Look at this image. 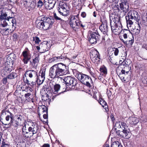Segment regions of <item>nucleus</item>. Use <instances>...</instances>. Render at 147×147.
I'll list each match as a JSON object with an SVG mask.
<instances>
[{
    "instance_id": "obj_1",
    "label": "nucleus",
    "mask_w": 147,
    "mask_h": 147,
    "mask_svg": "<svg viewBox=\"0 0 147 147\" xmlns=\"http://www.w3.org/2000/svg\"><path fill=\"white\" fill-rule=\"evenodd\" d=\"M6 112L9 113L5 117V120L7 122L6 124H4L5 125H8L7 127H9L10 126H13V127L17 129L19 126H23L24 125V123H26L25 121H24L22 116L21 115H18L15 116V119L14 121L13 115L12 113L9 112L7 111H2L1 112V116L6 114Z\"/></svg>"
},
{
    "instance_id": "obj_2",
    "label": "nucleus",
    "mask_w": 147,
    "mask_h": 147,
    "mask_svg": "<svg viewBox=\"0 0 147 147\" xmlns=\"http://www.w3.org/2000/svg\"><path fill=\"white\" fill-rule=\"evenodd\" d=\"M68 72V67L62 63L53 65L50 69L49 76L52 78H59L67 74Z\"/></svg>"
},
{
    "instance_id": "obj_3",
    "label": "nucleus",
    "mask_w": 147,
    "mask_h": 147,
    "mask_svg": "<svg viewBox=\"0 0 147 147\" xmlns=\"http://www.w3.org/2000/svg\"><path fill=\"white\" fill-rule=\"evenodd\" d=\"M114 15L110 16V24L112 32L116 35L122 32L123 29L120 18Z\"/></svg>"
},
{
    "instance_id": "obj_4",
    "label": "nucleus",
    "mask_w": 147,
    "mask_h": 147,
    "mask_svg": "<svg viewBox=\"0 0 147 147\" xmlns=\"http://www.w3.org/2000/svg\"><path fill=\"white\" fill-rule=\"evenodd\" d=\"M26 126L27 125L24 123V125L22 128V135L26 138H31L36 134H37L36 138L39 136V134H37L39 131V128L36 123L33 122L31 126L28 128V129H27Z\"/></svg>"
},
{
    "instance_id": "obj_5",
    "label": "nucleus",
    "mask_w": 147,
    "mask_h": 147,
    "mask_svg": "<svg viewBox=\"0 0 147 147\" xmlns=\"http://www.w3.org/2000/svg\"><path fill=\"white\" fill-rule=\"evenodd\" d=\"M7 16L6 13L3 12L2 10L0 11V29L2 30V32L5 35H7L9 33L12 32L15 29V27L12 30L8 28H6L8 24L5 20L9 21V18Z\"/></svg>"
},
{
    "instance_id": "obj_6",
    "label": "nucleus",
    "mask_w": 147,
    "mask_h": 147,
    "mask_svg": "<svg viewBox=\"0 0 147 147\" xmlns=\"http://www.w3.org/2000/svg\"><path fill=\"white\" fill-rule=\"evenodd\" d=\"M38 19L42 22H39L38 24L37 27L41 30H47L50 27H51L54 22L53 19L45 17L44 16H40Z\"/></svg>"
},
{
    "instance_id": "obj_7",
    "label": "nucleus",
    "mask_w": 147,
    "mask_h": 147,
    "mask_svg": "<svg viewBox=\"0 0 147 147\" xmlns=\"http://www.w3.org/2000/svg\"><path fill=\"white\" fill-rule=\"evenodd\" d=\"M139 18V16L136 11L134 10L130 11L128 13L127 15L125 17L127 27L129 25L130 27L135 21L138 22Z\"/></svg>"
},
{
    "instance_id": "obj_8",
    "label": "nucleus",
    "mask_w": 147,
    "mask_h": 147,
    "mask_svg": "<svg viewBox=\"0 0 147 147\" xmlns=\"http://www.w3.org/2000/svg\"><path fill=\"white\" fill-rule=\"evenodd\" d=\"M75 76L82 83L89 87H91L90 83L92 80L89 76L79 72H77Z\"/></svg>"
},
{
    "instance_id": "obj_9",
    "label": "nucleus",
    "mask_w": 147,
    "mask_h": 147,
    "mask_svg": "<svg viewBox=\"0 0 147 147\" xmlns=\"http://www.w3.org/2000/svg\"><path fill=\"white\" fill-rule=\"evenodd\" d=\"M130 130L127 126L126 125L122 128L121 129L116 132V134L119 136L125 139L129 138L130 136Z\"/></svg>"
},
{
    "instance_id": "obj_10",
    "label": "nucleus",
    "mask_w": 147,
    "mask_h": 147,
    "mask_svg": "<svg viewBox=\"0 0 147 147\" xmlns=\"http://www.w3.org/2000/svg\"><path fill=\"white\" fill-rule=\"evenodd\" d=\"M57 9L59 13L62 16H66L69 13V7L65 3H59Z\"/></svg>"
},
{
    "instance_id": "obj_11",
    "label": "nucleus",
    "mask_w": 147,
    "mask_h": 147,
    "mask_svg": "<svg viewBox=\"0 0 147 147\" xmlns=\"http://www.w3.org/2000/svg\"><path fill=\"white\" fill-rule=\"evenodd\" d=\"M90 57L96 66L99 63L100 58L99 52L96 50L92 49L90 52Z\"/></svg>"
},
{
    "instance_id": "obj_12",
    "label": "nucleus",
    "mask_w": 147,
    "mask_h": 147,
    "mask_svg": "<svg viewBox=\"0 0 147 147\" xmlns=\"http://www.w3.org/2000/svg\"><path fill=\"white\" fill-rule=\"evenodd\" d=\"M79 20V14L72 16L70 18L69 24L71 27L75 31L77 30V24L78 23Z\"/></svg>"
},
{
    "instance_id": "obj_13",
    "label": "nucleus",
    "mask_w": 147,
    "mask_h": 147,
    "mask_svg": "<svg viewBox=\"0 0 147 147\" xmlns=\"http://www.w3.org/2000/svg\"><path fill=\"white\" fill-rule=\"evenodd\" d=\"M102 24L99 26V29L104 34H107L108 31V28L106 18L104 16L101 18Z\"/></svg>"
},
{
    "instance_id": "obj_14",
    "label": "nucleus",
    "mask_w": 147,
    "mask_h": 147,
    "mask_svg": "<svg viewBox=\"0 0 147 147\" xmlns=\"http://www.w3.org/2000/svg\"><path fill=\"white\" fill-rule=\"evenodd\" d=\"M63 81L67 86H71L72 88H74L75 86L77 84V80L70 76L65 77L63 79Z\"/></svg>"
},
{
    "instance_id": "obj_15",
    "label": "nucleus",
    "mask_w": 147,
    "mask_h": 147,
    "mask_svg": "<svg viewBox=\"0 0 147 147\" xmlns=\"http://www.w3.org/2000/svg\"><path fill=\"white\" fill-rule=\"evenodd\" d=\"M60 86L59 84H55L52 88V92L51 93L52 98L53 100L54 98L57 96L59 95L61 93H63L64 92V91H62L59 92L60 88Z\"/></svg>"
},
{
    "instance_id": "obj_16",
    "label": "nucleus",
    "mask_w": 147,
    "mask_h": 147,
    "mask_svg": "<svg viewBox=\"0 0 147 147\" xmlns=\"http://www.w3.org/2000/svg\"><path fill=\"white\" fill-rule=\"evenodd\" d=\"M100 36L98 32H92L89 35L88 38L89 42L92 44H95L99 38Z\"/></svg>"
},
{
    "instance_id": "obj_17",
    "label": "nucleus",
    "mask_w": 147,
    "mask_h": 147,
    "mask_svg": "<svg viewBox=\"0 0 147 147\" xmlns=\"http://www.w3.org/2000/svg\"><path fill=\"white\" fill-rule=\"evenodd\" d=\"M50 48L49 44L45 42L41 43L39 46L36 47L37 49L38 50H40V52L41 53H45L49 50Z\"/></svg>"
},
{
    "instance_id": "obj_18",
    "label": "nucleus",
    "mask_w": 147,
    "mask_h": 147,
    "mask_svg": "<svg viewBox=\"0 0 147 147\" xmlns=\"http://www.w3.org/2000/svg\"><path fill=\"white\" fill-rule=\"evenodd\" d=\"M22 55L24 57L22 60L24 64H27L31 59L30 54L28 49H26L22 52Z\"/></svg>"
},
{
    "instance_id": "obj_19",
    "label": "nucleus",
    "mask_w": 147,
    "mask_h": 147,
    "mask_svg": "<svg viewBox=\"0 0 147 147\" xmlns=\"http://www.w3.org/2000/svg\"><path fill=\"white\" fill-rule=\"evenodd\" d=\"M45 71L40 70L39 73V75L36 78H37L36 81L38 84L40 85L42 83L45 78Z\"/></svg>"
},
{
    "instance_id": "obj_20",
    "label": "nucleus",
    "mask_w": 147,
    "mask_h": 147,
    "mask_svg": "<svg viewBox=\"0 0 147 147\" xmlns=\"http://www.w3.org/2000/svg\"><path fill=\"white\" fill-rule=\"evenodd\" d=\"M28 76L30 78L36 77H37V73L36 71L32 70H27L24 75L23 79L25 77L27 78Z\"/></svg>"
},
{
    "instance_id": "obj_21",
    "label": "nucleus",
    "mask_w": 147,
    "mask_h": 147,
    "mask_svg": "<svg viewBox=\"0 0 147 147\" xmlns=\"http://www.w3.org/2000/svg\"><path fill=\"white\" fill-rule=\"evenodd\" d=\"M53 16L55 20L56 21L60 22L61 25L62 27L63 28H64L65 27L66 25L65 21L62 19L61 17L59 16L56 13L54 14Z\"/></svg>"
},
{
    "instance_id": "obj_22",
    "label": "nucleus",
    "mask_w": 147,
    "mask_h": 147,
    "mask_svg": "<svg viewBox=\"0 0 147 147\" xmlns=\"http://www.w3.org/2000/svg\"><path fill=\"white\" fill-rule=\"evenodd\" d=\"M120 7L122 11L125 13H126L127 12L129 9V3H120Z\"/></svg>"
},
{
    "instance_id": "obj_23",
    "label": "nucleus",
    "mask_w": 147,
    "mask_h": 147,
    "mask_svg": "<svg viewBox=\"0 0 147 147\" xmlns=\"http://www.w3.org/2000/svg\"><path fill=\"white\" fill-rule=\"evenodd\" d=\"M39 60V55L37 54L35 55L34 58L32 59V61H30V64L33 67H35L38 65Z\"/></svg>"
},
{
    "instance_id": "obj_24",
    "label": "nucleus",
    "mask_w": 147,
    "mask_h": 147,
    "mask_svg": "<svg viewBox=\"0 0 147 147\" xmlns=\"http://www.w3.org/2000/svg\"><path fill=\"white\" fill-rule=\"evenodd\" d=\"M129 122L132 125H136L139 122V118L136 117H130L129 118Z\"/></svg>"
},
{
    "instance_id": "obj_25",
    "label": "nucleus",
    "mask_w": 147,
    "mask_h": 147,
    "mask_svg": "<svg viewBox=\"0 0 147 147\" xmlns=\"http://www.w3.org/2000/svg\"><path fill=\"white\" fill-rule=\"evenodd\" d=\"M38 112L39 116L44 113L48 112V109L46 106L43 105L39 107L38 109Z\"/></svg>"
},
{
    "instance_id": "obj_26",
    "label": "nucleus",
    "mask_w": 147,
    "mask_h": 147,
    "mask_svg": "<svg viewBox=\"0 0 147 147\" xmlns=\"http://www.w3.org/2000/svg\"><path fill=\"white\" fill-rule=\"evenodd\" d=\"M98 101L100 104L105 109L106 111H107L108 110V106L105 100L102 98H100L99 99Z\"/></svg>"
},
{
    "instance_id": "obj_27",
    "label": "nucleus",
    "mask_w": 147,
    "mask_h": 147,
    "mask_svg": "<svg viewBox=\"0 0 147 147\" xmlns=\"http://www.w3.org/2000/svg\"><path fill=\"white\" fill-rule=\"evenodd\" d=\"M56 3L55 1V0H51L49 1V3L46 4L45 5L46 7L48 9L50 10L52 9L54 7Z\"/></svg>"
},
{
    "instance_id": "obj_28",
    "label": "nucleus",
    "mask_w": 147,
    "mask_h": 147,
    "mask_svg": "<svg viewBox=\"0 0 147 147\" xmlns=\"http://www.w3.org/2000/svg\"><path fill=\"white\" fill-rule=\"evenodd\" d=\"M84 0H73V5L74 7H81L82 4L83 3Z\"/></svg>"
},
{
    "instance_id": "obj_29",
    "label": "nucleus",
    "mask_w": 147,
    "mask_h": 147,
    "mask_svg": "<svg viewBox=\"0 0 147 147\" xmlns=\"http://www.w3.org/2000/svg\"><path fill=\"white\" fill-rule=\"evenodd\" d=\"M32 95L30 93H28L25 94L24 96L28 102H34V99L33 98Z\"/></svg>"
},
{
    "instance_id": "obj_30",
    "label": "nucleus",
    "mask_w": 147,
    "mask_h": 147,
    "mask_svg": "<svg viewBox=\"0 0 147 147\" xmlns=\"http://www.w3.org/2000/svg\"><path fill=\"white\" fill-rule=\"evenodd\" d=\"M131 73L129 71H126L125 75L123 82H127L129 81L131 78Z\"/></svg>"
},
{
    "instance_id": "obj_31",
    "label": "nucleus",
    "mask_w": 147,
    "mask_h": 147,
    "mask_svg": "<svg viewBox=\"0 0 147 147\" xmlns=\"http://www.w3.org/2000/svg\"><path fill=\"white\" fill-rule=\"evenodd\" d=\"M100 73L102 74L105 76L107 74V69L106 67L104 65L101 66L99 69Z\"/></svg>"
},
{
    "instance_id": "obj_32",
    "label": "nucleus",
    "mask_w": 147,
    "mask_h": 147,
    "mask_svg": "<svg viewBox=\"0 0 147 147\" xmlns=\"http://www.w3.org/2000/svg\"><path fill=\"white\" fill-rule=\"evenodd\" d=\"M126 125V123L123 122L119 121L117 122L115 124V126L121 129L122 128L124 127Z\"/></svg>"
},
{
    "instance_id": "obj_33",
    "label": "nucleus",
    "mask_w": 147,
    "mask_h": 147,
    "mask_svg": "<svg viewBox=\"0 0 147 147\" xmlns=\"http://www.w3.org/2000/svg\"><path fill=\"white\" fill-rule=\"evenodd\" d=\"M5 66L4 68V70L6 71H8V72H10L13 69L12 67V64H8L7 63H5Z\"/></svg>"
},
{
    "instance_id": "obj_34",
    "label": "nucleus",
    "mask_w": 147,
    "mask_h": 147,
    "mask_svg": "<svg viewBox=\"0 0 147 147\" xmlns=\"http://www.w3.org/2000/svg\"><path fill=\"white\" fill-rule=\"evenodd\" d=\"M133 38L131 40H125L123 39H121V41L123 42V43L126 45H131L134 42L133 39V37L132 36Z\"/></svg>"
},
{
    "instance_id": "obj_35",
    "label": "nucleus",
    "mask_w": 147,
    "mask_h": 147,
    "mask_svg": "<svg viewBox=\"0 0 147 147\" xmlns=\"http://www.w3.org/2000/svg\"><path fill=\"white\" fill-rule=\"evenodd\" d=\"M126 71H127L125 70L122 69L121 70V73L120 74V73L119 75H118V76L122 82L123 81V80L124 79V77L126 74Z\"/></svg>"
},
{
    "instance_id": "obj_36",
    "label": "nucleus",
    "mask_w": 147,
    "mask_h": 147,
    "mask_svg": "<svg viewBox=\"0 0 147 147\" xmlns=\"http://www.w3.org/2000/svg\"><path fill=\"white\" fill-rule=\"evenodd\" d=\"M140 26L139 24H138V26H136L133 30V33L136 35L138 34L140 32Z\"/></svg>"
},
{
    "instance_id": "obj_37",
    "label": "nucleus",
    "mask_w": 147,
    "mask_h": 147,
    "mask_svg": "<svg viewBox=\"0 0 147 147\" xmlns=\"http://www.w3.org/2000/svg\"><path fill=\"white\" fill-rule=\"evenodd\" d=\"M23 80L24 82L27 84L30 85V86H34L35 85L36 83L35 82H32L29 81L27 78L25 77L23 78Z\"/></svg>"
},
{
    "instance_id": "obj_38",
    "label": "nucleus",
    "mask_w": 147,
    "mask_h": 147,
    "mask_svg": "<svg viewBox=\"0 0 147 147\" xmlns=\"http://www.w3.org/2000/svg\"><path fill=\"white\" fill-rule=\"evenodd\" d=\"M7 78L9 79H13L17 76V74L16 73H12L8 75Z\"/></svg>"
},
{
    "instance_id": "obj_39",
    "label": "nucleus",
    "mask_w": 147,
    "mask_h": 147,
    "mask_svg": "<svg viewBox=\"0 0 147 147\" xmlns=\"http://www.w3.org/2000/svg\"><path fill=\"white\" fill-rule=\"evenodd\" d=\"M142 23L145 26H147V14L142 17Z\"/></svg>"
},
{
    "instance_id": "obj_40",
    "label": "nucleus",
    "mask_w": 147,
    "mask_h": 147,
    "mask_svg": "<svg viewBox=\"0 0 147 147\" xmlns=\"http://www.w3.org/2000/svg\"><path fill=\"white\" fill-rule=\"evenodd\" d=\"M111 147H122L118 141H116L113 142L111 145Z\"/></svg>"
},
{
    "instance_id": "obj_41",
    "label": "nucleus",
    "mask_w": 147,
    "mask_h": 147,
    "mask_svg": "<svg viewBox=\"0 0 147 147\" xmlns=\"http://www.w3.org/2000/svg\"><path fill=\"white\" fill-rule=\"evenodd\" d=\"M77 30L78 29L80 28H84V27L85 26V25L82 24L81 21H80V20L78 23V24H77Z\"/></svg>"
},
{
    "instance_id": "obj_42",
    "label": "nucleus",
    "mask_w": 147,
    "mask_h": 147,
    "mask_svg": "<svg viewBox=\"0 0 147 147\" xmlns=\"http://www.w3.org/2000/svg\"><path fill=\"white\" fill-rule=\"evenodd\" d=\"M8 0H0V5L4 6L8 4Z\"/></svg>"
},
{
    "instance_id": "obj_43",
    "label": "nucleus",
    "mask_w": 147,
    "mask_h": 147,
    "mask_svg": "<svg viewBox=\"0 0 147 147\" xmlns=\"http://www.w3.org/2000/svg\"><path fill=\"white\" fill-rule=\"evenodd\" d=\"M33 41H34L36 44H38L41 42L39 38L37 36H35L33 37Z\"/></svg>"
},
{
    "instance_id": "obj_44",
    "label": "nucleus",
    "mask_w": 147,
    "mask_h": 147,
    "mask_svg": "<svg viewBox=\"0 0 147 147\" xmlns=\"http://www.w3.org/2000/svg\"><path fill=\"white\" fill-rule=\"evenodd\" d=\"M113 53H114L115 56H117L118 55L119 51L118 48L114 47L113 48Z\"/></svg>"
},
{
    "instance_id": "obj_45",
    "label": "nucleus",
    "mask_w": 147,
    "mask_h": 147,
    "mask_svg": "<svg viewBox=\"0 0 147 147\" xmlns=\"http://www.w3.org/2000/svg\"><path fill=\"white\" fill-rule=\"evenodd\" d=\"M131 61L130 59H125L122 63L123 65L125 64L128 66L131 63Z\"/></svg>"
},
{
    "instance_id": "obj_46",
    "label": "nucleus",
    "mask_w": 147,
    "mask_h": 147,
    "mask_svg": "<svg viewBox=\"0 0 147 147\" xmlns=\"http://www.w3.org/2000/svg\"><path fill=\"white\" fill-rule=\"evenodd\" d=\"M9 18V20H10L11 21V22L12 23V28L13 29L14 28V27L16 28L15 26H16V23H14V20H13V18L12 17H10L9 16L8 17Z\"/></svg>"
},
{
    "instance_id": "obj_47",
    "label": "nucleus",
    "mask_w": 147,
    "mask_h": 147,
    "mask_svg": "<svg viewBox=\"0 0 147 147\" xmlns=\"http://www.w3.org/2000/svg\"><path fill=\"white\" fill-rule=\"evenodd\" d=\"M43 4V2L40 0H39L37 3L36 5L38 7L40 8L42 6Z\"/></svg>"
},
{
    "instance_id": "obj_48",
    "label": "nucleus",
    "mask_w": 147,
    "mask_h": 147,
    "mask_svg": "<svg viewBox=\"0 0 147 147\" xmlns=\"http://www.w3.org/2000/svg\"><path fill=\"white\" fill-rule=\"evenodd\" d=\"M122 69H123L121 67V66H119L117 68V69H116V72L117 73L118 75H119L120 73V74L121 73V70Z\"/></svg>"
},
{
    "instance_id": "obj_49",
    "label": "nucleus",
    "mask_w": 147,
    "mask_h": 147,
    "mask_svg": "<svg viewBox=\"0 0 147 147\" xmlns=\"http://www.w3.org/2000/svg\"><path fill=\"white\" fill-rule=\"evenodd\" d=\"M94 71H92V72L90 73V74L91 76L94 78L95 79L97 78V76H96V74L94 73Z\"/></svg>"
},
{
    "instance_id": "obj_50",
    "label": "nucleus",
    "mask_w": 147,
    "mask_h": 147,
    "mask_svg": "<svg viewBox=\"0 0 147 147\" xmlns=\"http://www.w3.org/2000/svg\"><path fill=\"white\" fill-rule=\"evenodd\" d=\"M140 121V122L142 123H145L147 122V117H145L144 118H142L141 119Z\"/></svg>"
},
{
    "instance_id": "obj_51",
    "label": "nucleus",
    "mask_w": 147,
    "mask_h": 147,
    "mask_svg": "<svg viewBox=\"0 0 147 147\" xmlns=\"http://www.w3.org/2000/svg\"><path fill=\"white\" fill-rule=\"evenodd\" d=\"M7 76L5 78H3L2 79V81L4 84H5L7 83Z\"/></svg>"
},
{
    "instance_id": "obj_52",
    "label": "nucleus",
    "mask_w": 147,
    "mask_h": 147,
    "mask_svg": "<svg viewBox=\"0 0 147 147\" xmlns=\"http://www.w3.org/2000/svg\"><path fill=\"white\" fill-rule=\"evenodd\" d=\"M12 37L13 38V39L14 40H16L18 38V35L16 33H14L12 36Z\"/></svg>"
},
{
    "instance_id": "obj_53",
    "label": "nucleus",
    "mask_w": 147,
    "mask_h": 147,
    "mask_svg": "<svg viewBox=\"0 0 147 147\" xmlns=\"http://www.w3.org/2000/svg\"><path fill=\"white\" fill-rule=\"evenodd\" d=\"M67 57L65 56H63V55L61 56L60 58V61H64L66 60V59H67Z\"/></svg>"
},
{
    "instance_id": "obj_54",
    "label": "nucleus",
    "mask_w": 147,
    "mask_h": 147,
    "mask_svg": "<svg viewBox=\"0 0 147 147\" xmlns=\"http://www.w3.org/2000/svg\"><path fill=\"white\" fill-rule=\"evenodd\" d=\"M3 141L2 142V145L1 146V147H7V146H8V144L5 143V142H3V140L4 139H3Z\"/></svg>"
},
{
    "instance_id": "obj_55",
    "label": "nucleus",
    "mask_w": 147,
    "mask_h": 147,
    "mask_svg": "<svg viewBox=\"0 0 147 147\" xmlns=\"http://www.w3.org/2000/svg\"><path fill=\"white\" fill-rule=\"evenodd\" d=\"M88 71L90 73V72H92V71H94V70L93 68H92V67H90L88 68Z\"/></svg>"
},
{
    "instance_id": "obj_56",
    "label": "nucleus",
    "mask_w": 147,
    "mask_h": 147,
    "mask_svg": "<svg viewBox=\"0 0 147 147\" xmlns=\"http://www.w3.org/2000/svg\"><path fill=\"white\" fill-rule=\"evenodd\" d=\"M81 15L82 17L84 18L86 17V12H83L81 13Z\"/></svg>"
},
{
    "instance_id": "obj_57",
    "label": "nucleus",
    "mask_w": 147,
    "mask_h": 147,
    "mask_svg": "<svg viewBox=\"0 0 147 147\" xmlns=\"http://www.w3.org/2000/svg\"><path fill=\"white\" fill-rule=\"evenodd\" d=\"M107 94L108 97L109 98L111 96V91L110 90H107Z\"/></svg>"
},
{
    "instance_id": "obj_58",
    "label": "nucleus",
    "mask_w": 147,
    "mask_h": 147,
    "mask_svg": "<svg viewBox=\"0 0 147 147\" xmlns=\"http://www.w3.org/2000/svg\"><path fill=\"white\" fill-rule=\"evenodd\" d=\"M47 113L48 112H47L45 113L43 115V117L44 119H47L48 118V117Z\"/></svg>"
},
{
    "instance_id": "obj_59",
    "label": "nucleus",
    "mask_w": 147,
    "mask_h": 147,
    "mask_svg": "<svg viewBox=\"0 0 147 147\" xmlns=\"http://www.w3.org/2000/svg\"><path fill=\"white\" fill-rule=\"evenodd\" d=\"M41 147H50V145L49 144H45Z\"/></svg>"
},
{
    "instance_id": "obj_60",
    "label": "nucleus",
    "mask_w": 147,
    "mask_h": 147,
    "mask_svg": "<svg viewBox=\"0 0 147 147\" xmlns=\"http://www.w3.org/2000/svg\"><path fill=\"white\" fill-rule=\"evenodd\" d=\"M53 61H58V59L57 57H55L51 58Z\"/></svg>"
},
{
    "instance_id": "obj_61",
    "label": "nucleus",
    "mask_w": 147,
    "mask_h": 147,
    "mask_svg": "<svg viewBox=\"0 0 147 147\" xmlns=\"http://www.w3.org/2000/svg\"><path fill=\"white\" fill-rule=\"evenodd\" d=\"M142 47L147 50V43L143 45L142 46Z\"/></svg>"
},
{
    "instance_id": "obj_62",
    "label": "nucleus",
    "mask_w": 147,
    "mask_h": 147,
    "mask_svg": "<svg viewBox=\"0 0 147 147\" xmlns=\"http://www.w3.org/2000/svg\"><path fill=\"white\" fill-rule=\"evenodd\" d=\"M121 3H129V0H121Z\"/></svg>"
},
{
    "instance_id": "obj_63",
    "label": "nucleus",
    "mask_w": 147,
    "mask_h": 147,
    "mask_svg": "<svg viewBox=\"0 0 147 147\" xmlns=\"http://www.w3.org/2000/svg\"><path fill=\"white\" fill-rule=\"evenodd\" d=\"M123 36L124 39H126L127 38V35L126 34H124L123 35Z\"/></svg>"
},
{
    "instance_id": "obj_64",
    "label": "nucleus",
    "mask_w": 147,
    "mask_h": 147,
    "mask_svg": "<svg viewBox=\"0 0 147 147\" xmlns=\"http://www.w3.org/2000/svg\"><path fill=\"white\" fill-rule=\"evenodd\" d=\"M103 75H102V74H100V75L98 76V78L99 80H101V79H102V76Z\"/></svg>"
}]
</instances>
